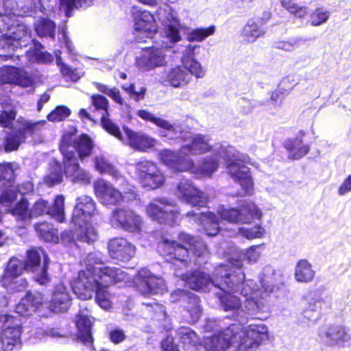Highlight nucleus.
Returning a JSON list of instances; mask_svg holds the SVG:
<instances>
[{"label":"nucleus","mask_w":351,"mask_h":351,"mask_svg":"<svg viewBox=\"0 0 351 351\" xmlns=\"http://www.w3.org/2000/svg\"><path fill=\"white\" fill-rule=\"evenodd\" d=\"M215 30L214 26L192 29L187 33L186 39L190 42H202L208 36L213 35Z\"/></svg>","instance_id":"obj_45"},{"label":"nucleus","mask_w":351,"mask_h":351,"mask_svg":"<svg viewBox=\"0 0 351 351\" xmlns=\"http://www.w3.org/2000/svg\"><path fill=\"white\" fill-rule=\"evenodd\" d=\"M43 295L40 293H28L16 306L15 311L21 315H29L43 304Z\"/></svg>","instance_id":"obj_34"},{"label":"nucleus","mask_w":351,"mask_h":351,"mask_svg":"<svg viewBox=\"0 0 351 351\" xmlns=\"http://www.w3.org/2000/svg\"><path fill=\"white\" fill-rule=\"evenodd\" d=\"M138 289L145 296L162 295L167 291L165 280L162 278L152 274L147 269H141L138 271Z\"/></svg>","instance_id":"obj_19"},{"label":"nucleus","mask_w":351,"mask_h":351,"mask_svg":"<svg viewBox=\"0 0 351 351\" xmlns=\"http://www.w3.org/2000/svg\"><path fill=\"white\" fill-rule=\"evenodd\" d=\"M182 66L187 69L191 76L193 75L197 78H202L205 75V70L195 59L187 61V63H182Z\"/></svg>","instance_id":"obj_54"},{"label":"nucleus","mask_w":351,"mask_h":351,"mask_svg":"<svg viewBox=\"0 0 351 351\" xmlns=\"http://www.w3.org/2000/svg\"><path fill=\"white\" fill-rule=\"evenodd\" d=\"M319 340L330 346H350L351 345V331L340 325L324 327L319 332Z\"/></svg>","instance_id":"obj_23"},{"label":"nucleus","mask_w":351,"mask_h":351,"mask_svg":"<svg viewBox=\"0 0 351 351\" xmlns=\"http://www.w3.org/2000/svg\"><path fill=\"white\" fill-rule=\"evenodd\" d=\"M62 180V172L60 164L54 161L51 170L44 179V182L49 186L60 183Z\"/></svg>","instance_id":"obj_46"},{"label":"nucleus","mask_w":351,"mask_h":351,"mask_svg":"<svg viewBox=\"0 0 351 351\" xmlns=\"http://www.w3.org/2000/svg\"><path fill=\"white\" fill-rule=\"evenodd\" d=\"M8 212L12 213L18 221L26 222L31 219L30 210L28 209V202L25 199H22L15 206L10 208Z\"/></svg>","instance_id":"obj_43"},{"label":"nucleus","mask_w":351,"mask_h":351,"mask_svg":"<svg viewBox=\"0 0 351 351\" xmlns=\"http://www.w3.org/2000/svg\"><path fill=\"white\" fill-rule=\"evenodd\" d=\"M31 218L48 214L58 222H62L64 219V197L58 195L51 207H49L47 202L38 200L30 210Z\"/></svg>","instance_id":"obj_28"},{"label":"nucleus","mask_w":351,"mask_h":351,"mask_svg":"<svg viewBox=\"0 0 351 351\" xmlns=\"http://www.w3.org/2000/svg\"><path fill=\"white\" fill-rule=\"evenodd\" d=\"M155 165V163L147 160H141L134 165V176L140 184H141L150 172L148 171L147 169L151 167H154Z\"/></svg>","instance_id":"obj_48"},{"label":"nucleus","mask_w":351,"mask_h":351,"mask_svg":"<svg viewBox=\"0 0 351 351\" xmlns=\"http://www.w3.org/2000/svg\"><path fill=\"white\" fill-rule=\"evenodd\" d=\"M95 195L101 204L105 205H116L123 202L128 192H121L114 186L104 180H98L93 184Z\"/></svg>","instance_id":"obj_25"},{"label":"nucleus","mask_w":351,"mask_h":351,"mask_svg":"<svg viewBox=\"0 0 351 351\" xmlns=\"http://www.w3.org/2000/svg\"><path fill=\"white\" fill-rule=\"evenodd\" d=\"M108 252L113 259L128 262L136 253V247L123 238H114L108 243Z\"/></svg>","instance_id":"obj_29"},{"label":"nucleus","mask_w":351,"mask_h":351,"mask_svg":"<svg viewBox=\"0 0 351 351\" xmlns=\"http://www.w3.org/2000/svg\"><path fill=\"white\" fill-rule=\"evenodd\" d=\"M42 48L40 43H34V47H30L25 53V58L28 62L32 63H49L52 62L53 56L49 53L43 51Z\"/></svg>","instance_id":"obj_37"},{"label":"nucleus","mask_w":351,"mask_h":351,"mask_svg":"<svg viewBox=\"0 0 351 351\" xmlns=\"http://www.w3.org/2000/svg\"><path fill=\"white\" fill-rule=\"evenodd\" d=\"M61 9H63L67 14L69 10L73 8H86L90 6L92 0H59Z\"/></svg>","instance_id":"obj_55"},{"label":"nucleus","mask_w":351,"mask_h":351,"mask_svg":"<svg viewBox=\"0 0 351 351\" xmlns=\"http://www.w3.org/2000/svg\"><path fill=\"white\" fill-rule=\"evenodd\" d=\"M147 215L153 220L170 226L176 224L180 219L179 208L166 198L153 199L146 207Z\"/></svg>","instance_id":"obj_11"},{"label":"nucleus","mask_w":351,"mask_h":351,"mask_svg":"<svg viewBox=\"0 0 351 351\" xmlns=\"http://www.w3.org/2000/svg\"><path fill=\"white\" fill-rule=\"evenodd\" d=\"M16 115V110L13 106H5L0 113V125L3 128L12 126Z\"/></svg>","instance_id":"obj_49"},{"label":"nucleus","mask_w":351,"mask_h":351,"mask_svg":"<svg viewBox=\"0 0 351 351\" xmlns=\"http://www.w3.org/2000/svg\"><path fill=\"white\" fill-rule=\"evenodd\" d=\"M110 224L125 231L138 233L142 230L143 219L141 217L130 208H117L110 219Z\"/></svg>","instance_id":"obj_14"},{"label":"nucleus","mask_w":351,"mask_h":351,"mask_svg":"<svg viewBox=\"0 0 351 351\" xmlns=\"http://www.w3.org/2000/svg\"><path fill=\"white\" fill-rule=\"evenodd\" d=\"M10 187V189L5 190L0 195V204L8 210L12 208L18 194L16 189L12 188V186Z\"/></svg>","instance_id":"obj_56"},{"label":"nucleus","mask_w":351,"mask_h":351,"mask_svg":"<svg viewBox=\"0 0 351 351\" xmlns=\"http://www.w3.org/2000/svg\"><path fill=\"white\" fill-rule=\"evenodd\" d=\"M63 144H65L67 152L73 155L72 157H76L75 150L81 160L90 156L94 146L92 139L86 134L76 136L75 130L66 132L62 135L60 144V152Z\"/></svg>","instance_id":"obj_13"},{"label":"nucleus","mask_w":351,"mask_h":351,"mask_svg":"<svg viewBox=\"0 0 351 351\" xmlns=\"http://www.w3.org/2000/svg\"><path fill=\"white\" fill-rule=\"evenodd\" d=\"M34 27L38 36L54 38L56 25L51 20L40 18L35 23Z\"/></svg>","instance_id":"obj_41"},{"label":"nucleus","mask_w":351,"mask_h":351,"mask_svg":"<svg viewBox=\"0 0 351 351\" xmlns=\"http://www.w3.org/2000/svg\"><path fill=\"white\" fill-rule=\"evenodd\" d=\"M178 240L186 243L189 248L177 243L174 238H169L163 236L162 241L158 244V251L167 261L179 262L181 265L186 267L188 265L189 250L195 255L201 256L207 252L205 243L186 233H180L178 237Z\"/></svg>","instance_id":"obj_5"},{"label":"nucleus","mask_w":351,"mask_h":351,"mask_svg":"<svg viewBox=\"0 0 351 351\" xmlns=\"http://www.w3.org/2000/svg\"><path fill=\"white\" fill-rule=\"evenodd\" d=\"M134 34L136 41L145 42L157 32L154 16L147 10H138L134 13Z\"/></svg>","instance_id":"obj_17"},{"label":"nucleus","mask_w":351,"mask_h":351,"mask_svg":"<svg viewBox=\"0 0 351 351\" xmlns=\"http://www.w3.org/2000/svg\"><path fill=\"white\" fill-rule=\"evenodd\" d=\"M232 343L239 351H256L267 338V328L264 324H250L245 328L237 326Z\"/></svg>","instance_id":"obj_10"},{"label":"nucleus","mask_w":351,"mask_h":351,"mask_svg":"<svg viewBox=\"0 0 351 351\" xmlns=\"http://www.w3.org/2000/svg\"><path fill=\"white\" fill-rule=\"evenodd\" d=\"M280 3L283 8L298 17L302 18L307 14L306 7L299 5L293 0H280Z\"/></svg>","instance_id":"obj_51"},{"label":"nucleus","mask_w":351,"mask_h":351,"mask_svg":"<svg viewBox=\"0 0 351 351\" xmlns=\"http://www.w3.org/2000/svg\"><path fill=\"white\" fill-rule=\"evenodd\" d=\"M176 196L181 201L192 206H204L208 200V195L196 188L191 181L182 180L178 184Z\"/></svg>","instance_id":"obj_21"},{"label":"nucleus","mask_w":351,"mask_h":351,"mask_svg":"<svg viewBox=\"0 0 351 351\" xmlns=\"http://www.w3.org/2000/svg\"><path fill=\"white\" fill-rule=\"evenodd\" d=\"M179 152L163 149L159 156L166 166L175 171H189L210 177L219 165V159L226 161L228 174L242 188L243 194L253 191V181L249 168L248 156L240 154L234 147L220 144L212 145L208 136L202 134H184Z\"/></svg>","instance_id":"obj_1"},{"label":"nucleus","mask_w":351,"mask_h":351,"mask_svg":"<svg viewBox=\"0 0 351 351\" xmlns=\"http://www.w3.org/2000/svg\"><path fill=\"white\" fill-rule=\"evenodd\" d=\"M147 170L150 172L141 184L148 189H156L160 187L165 182V177L157 165L151 167Z\"/></svg>","instance_id":"obj_38"},{"label":"nucleus","mask_w":351,"mask_h":351,"mask_svg":"<svg viewBox=\"0 0 351 351\" xmlns=\"http://www.w3.org/2000/svg\"><path fill=\"white\" fill-rule=\"evenodd\" d=\"M92 104L95 107L96 109L101 110L104 111L102 112V117H101V121L103 120V118L105 117L106 119H108L105 114H108V99L100 95H93L92 97Z\"/></svg>","instance_id":"obj_60"},{"label":"nucleus","mask_w":351,"mask_h":351,"mask_svg":"<svg viewBox=\"0 0 351 351\" xmlns=\"http://www.w3.org/2000/svg\"><path fill=\"white\" fill-rule=\"evenodd\" d=\"M15 123L16 132H13L6 137L5 149L7 152L17 149L27 136H32L38 133L41 128L45 125L46 121H33L21 117L17 119Z\"/></svg>","instance_id":"obj_12"},{"label":"nucleus","mask_w":351,"mask_h":351,"mask_svg":"<svg viewBox=\"0 0 351 351\" xmlns=\"http://www.w3.org/2000/svg\"><path fill=\"white\" fill-rule=\"evenodd\" d=\"M76 326L78 329V338L86 345H92L93 339L91 333L93 320L88 310L80 311L76 317Z\"/></svg>","instance_id":"obj_33"},{"label":"nucleus","mask_w":351,"mask_h":351,"mask_svg":"<svg viewBox=\"0 0 351 351\" xmlns=\"http://www.w3.org/2000/svg\"><path fill=\"white\" fill-rule=\"evenodd\" d=\"M164 84L174 88H182L191 80L187 69L182 65H177L166 69L161 75Z\"/></svg>","instance_id":"obj_31"},{"label":"nucleus","mask_w":351,"mask_h":351,"mask_svg":"<svg viewBox=\"0 0 351 351\" xmlns=\"http://www.w3.org/2000/svg\"><path fill=\"white\" fill-rule=\"evenodd\" d=\"M264 34L263 29L261 28L254 20L251 19L244 26L241 35L245 41L253 43Z\"/></svg>","instance_id":"obj_39"},{"label":"nucleus","mask_w":351,"mask_h":351,"mask_svg":"<svg viewBox=\"0 0 351 351\" xmlns=\"http://www.w3.org/2000/svg\"><path fill=\"white\" fill-rule=\"evenodd\" d=\"M235 266L237 271L229 273L226 267L221 265L217 267L213 274V278L204 272L195 271L190 275H180L182 279L192 289L202 291H208L213 287L222 290H235L238 283L244 278V273L241 271L242 263L236 260L231 263Z\"/></svg>","instance_id":"obj_4"},{"label":"nucleus","mask_w":351,"mask_h":351,"mask_svg":"<svg viewBox=\"0 0 351 351\" xmlns=\"http://www.w3.org/2000/svg\"><path fill=\"white\" fill-rule=\"evenodd\" d=\"M95 86L100 92L109 96L116 103L123 104V99L121 97L118 88L115 87L109 88L108 86L100 83H95Z\"/></svg>","instance_id":"obj_53"},{"label":"nucleus","mask_w":351,"mask_h":351,"mask_svg":"<svg viewBox=\"0 0 351 351\" xmlns=\"http://www.w3.org/2000/svg\"><path fill=\"white\" fill-rule=\"evenodd\" d=\"M122 88L124 90L128 93L131 95V97H133L136 101H138L141 99L143 98L144 97V93L145 91V89L144 88H141L140 92H136L134 90V86L132 84L129 85H123Z\"/></svg>","instance_id":"obj_63"},{"label":"nucleus","mask_w":351,"mask_h":351,"mask_svg":"<svg viewBox=\"0 0 351 351\" xmlns=\"http://www.w3.org/2000/svg\"><path fill=\"white\" fill-rule=\"evenodd\" d=\"M73 210V221L80 226L77 239L81 241L90 243L97 239V232L93 227L86 223L88 218L95 211V203L87 195H83L77 198Z\"/></svg>","instance_id":"obj_8"},{"label":"nucleus","mask_w":351,"mask_h":351,"mask_svg":"<svg viewBox=\"0 0 351 351\" xmlns=\"http://www.w3.org/2000/svg\"><path fill=\"white\" fill-rule=\"evenodd\" d=\"M237 325L232 324L222 331L207 336L204 339V346L206 351H226L232 346L234 332Z\"/></svg>","instance_id":"obj_26"},{"label":"nucleus","mask_w":351,"mask_h":351,"mask_svg":"<svg viewBox=\"0 0 351 351\" xmlns=\"http://www.w3.org/2000/svg\"><path fill=\"white\" fill-rule=\"evenodd\" d=\"M322 300L317 297L316 293L313 291L308 292L302 299V305L304 308V313L308 311H316L321 306Z\"/></svg>","instance_id":"obj_47"},{"label":"nucleus","mask_w":351,"mask_h":351,"mask_svg":"<svg viewBox=\"0 0 351 351\" xmlns=\"http://www.w3.org/2000/svg\"><path fill=\"white\" fill-rule=\"evenodd\" d=\"M33 83L31 76L23 69L16 67L0 68V84H15L23 87L30 86Z\"/></svg>","instance_id":"obj_30"},{"label":"nucleus","mask_w":351,"mask_h":351,"mask_svg":"<svg viewBox=\"0 0 351 351\" xmlns=\"http://www.w3.org/2000/svg\"><path fill=\"white\" fill-rule=\"evenodd\" d=\"M261 248L262 245H253L246 249L243 254L245 259L250 263H256L261 258Z\"/></svg>","instance_id":"obj_59"},{"label":"nucleus","mask_w":351,"mask_h":351,"mask_svg":"<svg viewBox=\"0 0 351 351\" xmlns=\"http://www.w3.org/2000/svg\"><path fill=\"white\" fill-rule=\"evenodd\" d=\"M4 329L1 334V343L4 351H13L21 345V320L10 315H5Z\"/></svg>","instance_id":"obj_18"},{"label":"nucleus","mask_w":351,"mask_h":351,"mask_svg":"<svg viewBox=\"0 0 351 351\" xmlns=\"http://www.w3.org/2000/svg\"><path fill=\"white\" fill-rule=\"evenodd\" d=\"M294 276L298 282L307 283L314 279L315 271L307 260L302 259L296 264Z\"/></svg>","instance_id":"obj_36"},{"label":"nucleus","mask_w":351,"mask_h":351,"mask_svg":"<svg viewBox=\"0 0 351 351\" xmlns=\"http://www.w3.org/2000/svg\"><path fill=\"white\" fill-rule=\"evenodd\" d=\"M95 168L101 173H108L115 178L119 175L118 171L103 156H99L95 158Z\"/></svg>","instance_id":"obj_50"},{"label":"nucleus","mask_w":351,"mask_h":351,"mask_svg":"<svg viewBox=\"0 0 351 351\" xmlns=\"http://www.w3.org/2000/svg\"><path fill=\"white\" fill-rule=\"evenodd\" d=\"M10 3H13L14 6L10 10H14L15 7L21 9L31 10L34 8L36 0H10Z\"/></svg>","instance_id":"obj_62"},{"label":"nucleus","mask_w":351,"mask_h":351,"mask_svg":"<svg viewBox=\"0 0 351 351\" xmlns=\"http://www.w3.org/2000/svg\"><path fill=\"white\" fill-rule=\"evenodd\" d=\"M35 230L43 240L54 243L58 241V230L52 225L45 222L39 223L35 225Z\"/></svg>","instance_id":"obj_40"},{"label":"nucleus","mask_w":351,"mask_h":351,"mask_svg":"<svg viewBox=\"0 0 351 351\" xmlns=\"http://www.w3.org/2000/svg\"><path fill=\"white\" fill-rule=\"evenodd\" d=\"M19 168L16 163H3L0 164V177L2 180L6 181L8 186H12L15 178V171Z\"/></svg>","instance_id":"obj_44"},{"label":"nucleus","mask_w":351,"mask_h":351,"mask_svg":"<svg viewBox=\"0 0 351 351\" xmlns=\"http://www.w3.org/2000/svg\"><path fill=\"white\" fill-rule=\"evenodd\" d=\"M197 47H199V46L197 45H188L186 47H184V49H182V56L181 57L182 64L187 63V61L195 59V50Z\"/></svg>","instance_id":"obj_61"},{"label":"nucleus","mask_w":351,"mask_h":351,"mask_svg":"<svg viewBox=\"0 0 351 351\" xmlns=\"http://www.w3.org/2000/svg\"><path fill=\"white\" fill-rule=\"evenodd\" d=\"M71 304V297L68 288L63 284L57 285L53 289L49 308L56 313L67 311Z\"/></svg>","instance_id":"obj_32"},{"label":"nucleus","mask_w":351,"mask_h":351,"mask_svg":"<svg viewBox=\"0 0 351 351\" xmlns=\"http://www.w3.org/2000/svg\"><path fill=\"white\" fill-rule=\"evenodd\" d=\"M351 192V175L348 176L338 188L337 193L343 196Z\"/></svg>","instance_id":"obj_64"},{"label":"nucleus","mask_w":351,"mask_h":351,"mask_svg":"<svg viewBox=\"0 0 351 351\" xmlns=\"http://www.w3.org/2000/svg\"><path fill=\"white\" fill-rule=\"evenodd\" d=\"M110 285H105L102 280H90L84 273L80 274L79 280H74L72 283L73 293L78 298L86 300L96 294V302L99 306L108 310L112 306V296L107 291Z\"/></svg>","instance_id":"obj_7"},{"label":"nucleus","mask_w":351,"mask_h":351,"mask_svg":"<svg viewBox=\"0 0 351 351\" xmlns=\"http://www.w3.org/2000/svg\"><path fill=\"white\" fill-rule=\"evenodd\" d=\"M274 270L271 267H265L263 277L261 280V288L252 280L244 281L245 277L238 283L235 290H222L217 293L221 306L226 311H231L234 319L243 322L247 316L261 311L265 306V302L273 291L271 284Z\"/></svg>","instance_id":"obj_2"},{"label":"nucleus","mask_w":351,"mask_h":351,"mask_svg":"<svg viewBox=\"0 0 351 351\" xmlns=\"http://www.w3.org/2000/svg\"><path fill=\"white\" fill-rule=\"evenodd\" d=\"M137 114L143 119L145 121H149L154 124H156L157 126L166 130L169 132L175 133L176 128L174 125H171L169 122L167 121L155 117L152 113L150 112L145 110H138L137 112Z\"/></svg>","instance_id":"obj_42"},{"label":"nucleus","mask_w":351,"mask_h":351,"mask_svg":"<svg viewBox=\"0 0 351 351\" xmlns=\"http://www.w3.org/2000/svg\"><path fill=\"white\" fill-rule=\"evenodd\" d=\"M167 47H147L136 56V64L142 71H149L166 63Z\"/></svg>","instance_id":"obj_22"},{"label":"nucleus","mask_w":351,"mask_h":351,"mask_svg":"<svg viewBox=\"0 0 351 351\" xmlns=\"http://www.w3.org/2000/svg\"><path fill=\"white\" fill-rule=\"evenodd\" d=\"M48 264L49 258L43 250L28 251L25 269L34 272V278L40 285H45L50 280L47 274Z\"/></svg>","instance_id":"obj_16"},{"label":"nucleus","mask_w":351,"mask_h":351,"mask_svg":"<svg viewBox=\"0 0 351 351\" xmlns=\"http://www.w3.org/2000/svg\"><path fill=\"white\" fill-rule=\"evenodd\" d=\"M61 153L63 156L62 165L66 177L73 183L89 184L92 179L91 175L80 167L77 158L72 157L73 155L67 152L65 144L62 146Z\"/></svg>","instance_id":"obj_15"},{"label":"nucleus","mask_w":351,"mask_h":351,"mask_svg":"<svg viewBox=\"0 0 351 351\" xmlns=\"http://www.w3.org/2000/svg\"><path fill=\"white\" fill-rule=\"evenodd\" d=\"M329 17L328 11L318 8L311 14L309 21L313 26H319L326 23Z\"/></svg>","instance_id":"obj_57"},{"label":"nucleus","mask_w":351,"mask_h":351,"mask_svg":"<svg viewBox=\"0 0 351 351\" xmlns=\"http://www.w3.org/2000/svg\"><path fill=\"white\" fill-rule=\"evenodd\" d=\"M102 125L108 132L134 149L145 152L154 147L157 144V141L155 138L142 132H134L128 127L123 128L125 134L123 136L119 127L111 120L105 117L103 118Z\"/></svg>","instance_id":"obj_9"},{"label":"nucleus","mask_w":351,"mask_h":351,"mask_svg":"<svg viewBox=\"0 0 351 351\" xmlns=\"http://www.w3.org/2000/svg\"><path fill=\"white\" fill-rule=\"evenodd\" d=\"M178 335L183 344V351H197V345L200 343L197 335L188 327H181L178 330ZM163 351H181L174 345L171 337H167L161 343Z\"/></svg>","instance_id":"obj_24"},{"label":"nucleus","mask_w":351,"mask_h":351,"mask_svg":"<svg viewBox=\"0 0 351 351\" xmlns=\"http://www.w3.org/2000/svg\"><path fill=\"white\" fill-rule=\"evenodd\" d=\"M217 215L212 212L195 213L190 211L186 217L202 226V230L208 236H215L223 228V221L230 223H250L253 219L261 220L262 210L254 202H242L237 208H226L219 205L217 208Z\"/></svg>","instance_id":"obj_3"},{"label":"nucleus","mask_w":351,"mask_h":351,"mask_svg":"<svg viewBox=\"0 0 351 351\" xmlns=\"http://www.w3.org/2000/svg\"><path fill=\"white\" fill-rule=\"evenodd\" d=\"M172 302H180L191 315L189 322H196L202 313L199 298L193 293L187 291L177 289L170 295Z\"/></svg>","instance_id":"obj_27"},{"label":"nucleus","mask_w":351,"mask_h":351,"mask_svg":"<svg viewBox=\"0 0 351 351\" xmlns=\"http://www.w3.org/2000/svg\"><path fill=\"white\" fill-rule=\"evenodd\" d=\"M23 269L24 265L20 260L16 258H10L2 278L3 285L12 291L24 289L27 282L24 278H19Z\"/></svg>","instance_id":"obj_20"},{"label":"nucleus","mask_w":351,"mask_h":351,"mask_svg":"<svg viewBox=\"0 0 351 351\" xmlns=\"http://www.w3.org/2000/svg\"><path fill=\"white\" fill-rule=\"evenodd\" d=\"M304 135V132L300 131L295 138L289 139L285 143V147L289 152V157L292 159H300L309 152V145L302 142Z\"/></svg>","instance_id":"obj_35"},{"label":"nucleus","mask_w":351,"mask_h":351,"mask_svg":"<svg viewBox=\"0 0 351 351\" xmlns=\"http://www.w3.org/2000/svg\"><path fill=\"white\" fill-rule=\"evenodd\" d=\"M70 110L66 106H58L47 116L49 121H61L69 116Z\"/></svg>","instance_id":"obj_58"},{"label":"nucleus","mask_w":351,"mask_h":351,"mask_svg":"<svg viewBox=\"0 0 351 351\" xmlns=\"http://www.w3.org/2000/svg\"><path fill=\"white\" fill-rule=\"evenodd\" d=\"M239 233L241 236L247 239H253L257 238H262L265 234V228L261 225H256L252 228H240Z\"/></svg>","instance_id":"obj_52"},{"label":"nucleus","mask_w":351,"mask_h":351,"mask_svg":"<svg viewBox=\"0 0 351 351\" xmlns=\"http://www.w3.org/2000/svg\"><path fill=\"white\" fill-rule=\"evenodd\" d=\"M85 269L80 271L75 280H79L80 274L84 273L90 280H102L105 285H112L123 281L127 278L125 272L118 267L104 266L101 254L90 253L83 261Z\"/></svg>","instance_id":"obj_6"}]
</instances>
